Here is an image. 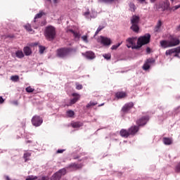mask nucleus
Segmentation results:
<instances>
[{"mask_svg":"<svg viewBox=\"0 0 180 180\" xmlns=\"http://www.w3.org/2000/svg\"><path fill=\"white\" fill-rule=\"evenodd\" d=\"M146 53H151V49H150V47L146 48Z\"/></svg>","mask_w":180,"mask_h":180,"instance_id":"49","label":"nucleus"},{"mask_svg":"<svg viewBox=\"0 0 180 180\" xmlns=\"http://www.w3.org/2000/svg\"><path fill=\"white\" fill-rule=\"evenodd\" d=\"M44 50H46V47L39 46V53H40V54H43V53H44Z\"/></svg>","mask_w":180,"mask_h":180,"instance_id":"41","label":"nucleus"},{"mask_svg":"<svg viewBox=\"0 0 180 180\" xmlns=\"http://www.w3.org/2000/svg\"><path fill=\"white\" fill-rule=\"evenodd\" d=\"M115 96L117 98V99H123V98H126L127 95L125 92L120 91L115 94Z\"/></svg>","mask_w":180,"mask_h":180,"instance_id":"18","label":"nucleus"},{"mask_svg":"<svg viewBox=\"0 0 180 180\" xmlns=\"http://www.w3.org/2000/svg\"><path fill=\"white\" fill-rule=\"evenodd\" d=\"M11 81L13 82H18L19 81V76L18 75H13L11 77Z\"/></svg>","mask_w":180,"mask_h":180,"instance_id":"31","label":"nucleus"},{"mask_svg":"<svg viewBox=\"0 0 180 180\" xmlns=\"http://www.w3.org/2000/svg\"><path fill=\"white\" fill-rule=\"evenodd\" d=\"M134 106V103L133 102L127 103L122 107V112H123V113H129V112L133 109Z\"/></svg>","mask_w":180,"mask_h":180,"instance_id":"8","label":"nucleus"},{"mask_svg":"<svg viewBox=\"0 0 180 180\" xmlns=\"http://www.w3.org/2000/svg\"><path fill=\"white\" fill-rule=\"evenodd\" d=\"M152 4H154L155 2V0H150Z\"/></svg>","mask_w":180,"mask_h":180,"instance_id":"53","label":"nucleus"},{"mask_svg":"<svg viewBox=\"0 0 180 180\" xmlns=\"http://www.w3.org/2000/svg\"><path fill=\"white\" fill-rule=\"evenodd\" d=\"M24 27L27 32H30V33H31V32H33V30L32 29V25H30V24L25 25Z\"/></svg>","mask_w":180,"mask_h":180,"instance_id":"30","label":"nucleus"},{"mask_svg":"<svg viewBox=\"0 0 180 180\" xmlns=\"http://www.w3.org/2000/svg\"><path fill=\"white\" fill-rule=\"evenodd\" d=\"M141 4H143V2H146V0H138Z\"/></svg>","mask_w":180,"mask_h":180,"instance_id":"51","label":"nucleus"},{"mask_svg":"<svg viewBox=\"0 0 180 180\" xmlns=\"http://www.w3.org/2000/svg\"><path fill=\"white\" fill-rule=\"evenodd\" d=\"M171 1V2H174L175 0H170Z\"/></svg>","mask_w":180,"mask_h":180,"instance_id":"60","label":"nucleus"},{"mask_svg":"<svg viewBox=\"0 0 180 180\" xmlns=\"http://www.w3.org/2000/svg\"><path fill=\"white\" fill-rule=\"evenodd\" d=\"M82 167H84L82 164L71 163L66 168L67 169H70V171H77V169H81Z\"/></svg>","mask_w":180,"mask_h":180,"instance_id":"9","label":"nucleus"},{"mask_svg":"<svg viewBox=\"0 0 180 180\" xmlns=\"http://www.w3.org/2000/svg\"><path fill=\"white\" fill-rule=\"evenodd\" d=\"M163 11H167L169 9V1H166L163 3V7H162Z\"/></svg>","mask_w":180,"mask_h":180,"instance_id":"27","label":"nucleus"},{"mask_svg":"<svg viewBox=\"0 0 180 180\" xmlns=\"http://www.w3.org/2000/svg\"><path fill=\"white\" fill-rule=\"evenodd\" d=\"M84 56L88 60H94L95 58V53L91 51L86 52Z\"/></svg>","mask_w":180,"mask_h":180,"instance_id":"16","label":"nucleus"},{"mask_svg":"<svg viewBox=\"0 0 180 180\" xmlns=\"http://www.w3.org/2000/svg\"><path fill=\"white\" fill-rule=\"evenodd\" d=\"M26 92H28L29 94H31L32 92H34V89L31 88V86H28L25 89Z\"/></svg>","mask_w":180,"mask_h":180,"instance_id":"37","label":"nucleus"},{"mask_svg":"<svg viewBox=\"0 0 180 180\" xmlns=\"http://www.w3.org/2000/svg\"><path fill=\"white\" fill-rule=\"evenodd\" d=\"M6 180H10L9 176H7L6 177Z\"/></svg>","mask_w":180,"mask_h":180,"instance_id":"55","label":"nucleus"},{"mask_svg":"<svg viewBox=\"0 0 180 180\" xmlns=\"http://www.w3.org/2000/svg\"><path fill=\"white\" fill-rule=\"evenodd\" d=\"M120 134L122 137H124L125 139H127V137L131 135L129 129L128 131L126 129H121V131H120Z\"/></svg>","mask_w":180,"mask_h":180,"instance_id":"15","label":"nucleus"},{"mask_svg":"<svg viewBox=\"0 0 180 180\" xmlns=\"http://www.w3.org/2000/svg\"><path fill=\"white\" fill-rule=\"evenodd\" d=\"M26 143H32L30 141H27Z\"/></svg>","mask_w":180,"mask_h":180,"instance_id":"57","label":"nucleus"},{"mask_svg":"<svg viewBox=\"0 0 180 180\" xmlns=\"http://www.w3.org/2000/svg\"><path fill=\"white\" fill-rule=\"evenodd\" d=\"M15 105H18V101H15L14 103Z\"/></svg>","mask_w":180,"mask_h":180,"instance_id":"58","label":"nucleus"},{"mask_svg":"<svg viewBox=\"0 0 180 180\" xmlns=\"http://www.w3.org/2000/svg\"><path fill=\"white\" fill-rule=\"evenodd\" d=\"M73 36L74 37H75V39H79L81 37V34H79V33L75 32L73 33Z\"/></svg>","mask_w":180,"mask_h":180,"instance_id":"40","label":"nucleus"},{"mask_svg":"<svg viewBox=\"0 0 180 180\" xmlns=\"http://www.w3.org/2000/svg\"><path fill=\"white\" fill-rule=\"evenodd\" d=\"M57 172L59 173V175H60V176H63V175H65L67 174V167L60 169Z\"/></svg>","mask_w":180,"mask_h":180,"instance_id":"26","label":"nucleus"},{"mask_svg":"<svg viewBox=\"0 0 180 180\" xmlns=\"http://www.w3.org/2000/svg\"><path fill=\"white\" fill-rule=\"evenodd\" d=\"M140 22V17L137 15H133L131 19V29L133 30V32H135V33H139V30H140V28L139 27V22Z\"/></svg>","mask_w":180,"mask_h":180,"instance_id":"4","label":"nucleus"},{"mask_svg":"<svg viewBox=\"0 0 180 180\" xmlns=\"http://www.w3.org/2000/svg\"><path fill=\"white\" fill-rule=\"evenodd\" d=\"M61 179V174H59L58 172H56L51 177V180H60Z\"/></svg>","mask_w":180,"mask_h":180,"instance_id":"23","label":"nucleus"},{"mask_svg":"<svg viewBox=\"0 0 180 180\" xmlns=\"http://www.w3.org/2000/svg\"><path fill=\"white\" fill-rule=\"evenodd\" d=\"M75 31H74L73 30H71V29H69L67 30V33H72L73 34V33L75 32Z\"/></svg>","mask_w":180,"mask_h":180,"instance_id":"47","label":"nucleus"},{"mask_svg":"<svg viewBox=\"0 0 180 180\" xmlns=\"http://www.w3.org/2000/svg\"><path fill=\"white\" fill-rule=\"evenodd\" d=\"M129 9L131 12H134V11H136V6L134 5V4H129Z\"/></svg>","mask_w":180,"mask_h":180,"instance_id":"34","label":"nucleus"},{"mask_svg":"<svg viewBox=\"0 0 180 180\" xmlns=\"http://www.w3.org/2000/svg\"><path fill=\"white\" fill-rule=\"evenodd\" d=\"M148 116L142 117L136 121V124H138V126H144L145 124H147V122H148Z\"/></svg>","mask_w":180,"mask_h":180,"instance_id":"11","label":"nucleus"},{"mask_svg":"<svg viewBox=\"0 0 180 180\" xmlns=\"http://www.w3.org/2000/svg\"><path fill=\"white\" fill-rule=\"evenodd\" d=\"M77 49L72 48H61L57 50V56L60 58H65L67 56H70L71 53H75Z\"/></svg>","mask_w":180,"mask_h":180,"instance_id":"2","label":"nucleus"},{"mask_svg":"<svg viewBox=\"0 0 180 180\" xmlns=\"http://www.w3.org/2000/svg\"><path fill=\"white\" fill-rule=\"evenodd\" d=\"M45 37L49 41L54 40L56 39V27L50 25L46 27L44 32Z\"/></svg>","mask_w":180,"mask_h":180,"instance_id":"3","label":"nucleus"},{"mask_svg":"<svg viewBox=\"0 0 180 180\" xmlns=\"http://www.w3.org/2000/svg\"><path fill=\"white\" fill-rule=\"evenodd\" d=\"M174 53H180V46L167 50L165 54L166 56H171V54H174Z\"/></svg>","mask_w":180,"mask_h":180,"instance_id":"12","label":"nucleus"},{"mask_svg":"<svg viewBox=\"0 0 180 180\" xmlns=\"http://www.w3.org/2000/svg\"><path fill=\"white\" fill-rule=\"evenodd\" d=\"M161 26H162V22L161 20H158L156 26L154 28V32H160V29H161Z\"/></svg>","mask_w":180,"mask_h":180,"instance_id":"24","label":"nucleus"},{"mask_svg":"<svg viewBox=\"0 0 180 180\" xmlns=\"http://www.w3.org/2000/svg\"><path fill=\"white\" fill-rule=\"evenodd\" d=\"M160 47L162 49H168L169 47H175L179 44V40L172 38L170 40H162L160 41Z\"/></svg>","mask_w":180,"mask_h":180,"instance_id":"1","label":"nucleus"},{"mask_svg":"<svg viewBox=\"0 0 180 180\" xmlns=\"http://www.w3.org/2000/svg\"><path fill=\"white\" fill-rule=\"evenodd\" d=\"M76 89H82V84H79L78 83H76Z\"/></svg>","mask_w":180,"mask_h":180,"instance_id":"46","label":"nucleus"},{"mask_svg":"<svg viewBox=\"0 0 180 180\" xmlns=\"http://www.w3.org/2000/svg\"><path fill=\"white\" fill-rule=\"evenodd\" d=\"M32 124L35 127H39L43 124V118L40 117L39 115H35L32 118Z\"/></svg>","mask_w":180,"mask_h":180,"instance_id":"7","label":"nucleus"},{"mask_svg":"<svg viewBox=\"0 0 180 180\" xmlns=\"http://www.w3.org/2000/svg\"><path fill=\"white\" fill-rule=\"evenodd\" d=\"M179 53H176V54L174 55V57H178V54H179Z\"/></svg>","mask_w":180,"mask_h":180,"instance_id":"54","label":"nucleus"},{"mask_svg":"<svg viewBox=\"0 0 180 180\" xmlns=\"http://www.w3.org/2000/svg\"><path fill=\"white\" fill-rule=\"evenodd\" d=\"M121 44H122V42L118 43L117 44H115V45H112L111 47V50H117L118 47H120Z\"/></svg>","mask_w":180,"mask_h":180,"instance_id":"35","label":"nucleus"},{"mask_svg":"<svg viewBox=\"0 0 180 180\" xmlns=\"http://www.w3.org/2000/svg\"><path fill=\"white\" fill-rule=\"evenodd\" d=\"M15 56L18 57V58H23V57H25V54L22 51H17L15 52Z\"/></svg>","mask_w":180,"mask_h":180,"instance_id":"25","label":"nucleus"},{"mask_svg":"<svg viewBox=\"0 0 180 180\" xmlns=\"http://www.w3.org/2000/svg\"><path fill=\"white\" fill-rule=\"evenodd\" d=\"M46 1H48L49 2H51V0H46Z\"/></svg>","mask_w":180,"mask_h":180,"instance_id":"59","label":"nucleus"},{"mask_svg":"<svg viewBox=\"0 0 180 180\" xmlns=\"http://www.w3.org/2000/svg\"><path fill=\"white\" fill-rule=\"evenodd\" d=\"M101 43L103 44V46H110V39L105 37H101Z\"/></svg>","mask_w":180,"mask_h":180,"instance_id":"13","label":"nucleus"},{"mask_svg":"<svg viewBox=\"0 0 180 180\" xmlns=\"http://www.w3.org/2000/svg\"><path fill=\"white\" fill-rule=\"evenodd\" d=\"M53 2H54V4H58V0H53Z\"/></svg>","mask_w":180,"mask_h":180,"instance_id":"52","label":"nucleus"},{"mask_svg":"<svg viewBox=\"0 0 180 180\" xmlns=\"http://www.w3.org/2000/svg\"><path fill=\"white\" fill-rule=\"evenodd\" d=\"M115 0H98V2L100 4H110V2H113Z\"/></svg>","mask_w":180,"mask_h":180,"instance_id":"32","label":"nucleus"},{"mask_svg":"<svg viewBox=\"0 0 180 180\" xmlns=\"http://www.w3.org/2000/svg\"><path fill=\"white\" fill-rule=\"evenodd\" d=\"M4 101H5V100H4L2 96H0V103H4Z\"/></svg>","mask_w":180,"mask_h":180,"instance_id":"50","label":"nucleus"},{"mask_svg":"<svg viewBox=\"0 0 180 180\" xmlns=\"http://www.w3.org/2000/svg\"><path fill=\"white\" fill-rule=\"evenodd\" d=\"M31 155L32 153H24L23 158L25 160V162H27V161H29V158H30Z\"/></svg>","mask_w":180,"mask_h":180,"instance_id":"28","label":"nucleus"},{"mask_svg":"<svg viewBox=\"0 0 180 180\" xmlns=\"http://www.w3.org/2000/svg\"><path fill=\"white\" fill-rule=\"evenodd\" d=\"M23 51L26 56H30V54H32V49L29 46L24 47Z\"/></svg>","mask_w":180,"mask_h":180,"instance_id":"21","label":"nucleus"},{"mask_svg":"<svg viewBox=\"0 0 180 180\" xmlns=\"http://www.w3.org/2000/svg\"><path fill=\"white\" fill-rule=\"evenodd\" d=\"M103 105H105L104 103H102L101 105H98V106H103Z\"/></svg>","mask_w":180,"mask_h":180,"instance_id":"56","label":"nucleus"},{"mask_svg":"<svg viewBox=\"0 0 180 180\" xmlns=\"http://www.w3.org/2000/svg\"><path fill=\"white\" fill-rule=\"evenodd\" d=\"M154 62H155L154 59H151V58L147 59V60L146 61V63H148L149 65L153 64V63Z\"/></svg>","mask_w":180,"mask_h":180,"instance_id":"45","label":"nucleus"},{"mask_svg":"<svg viewBox=\"0 0 180 180\" xmlns=\"http://www.w3.org/2000/svg\"><path fill=\"white\" fill-rule=\"evenodd\" d=\"M127 43V47H128V49H139V44L136 45V38L134 37L128 38Z\"/></svg>","mask_w":180,"mask_h":180,"instance_id":"6","label":"nucleus"},{"mask_svg":"<svg viewBox=\"0 0 180 180\" xmlns=\"http://www.w3.org/2000/svg\"><path fill=\"white\" fill-rule=\"evenodd\" d=\"M180 8V4L177 5V6H174L171 8V11H176L177 9H179Z\"/></svg>","mask_w":180,"mask_h":180,"instance_id":"44","label":"nucleus"},{"mask_svg":"<svg viewBox=\"0 0 180 180\" xmlns=\"http://www.w3.org/2000/svg\"><path fill=\"white\" fill-rule=\"evenodd\" d=\"M150 39H151V35H150V34H146L143 36L140 37L137 41L138 47L140 49L142 46L148 44V43H150Z\"/></svg>","mask_w":180,"mask_h":180,"instance_id":"5","label":"nucleus"},{"mask_svg":"<svg viewBox=\"0 0 180 180\" xmlns=\"http://www.w3.org/2000/svg\"><path fill=\"white\" fill-rule=\"evenodd\" d=\"M73 96H76L70 100V104L74 105V103H76V102L79 99V95L77 94H73Z\"/></svg>","mask_w":180,"mask_h":180,"instance_id":"22","label":"nucleus"},{"mask_svg":"<svg viewBox=\"0 0 180 180\" xmlns=\"http://www.w3.org/2000/svg\"><path fill=\"white\" fill-rule=\"evenodd\" d=\"M82 126H84V124L80 122L72 123V127H73L74 129H79V127H82Z\"/></svg>","mask_w":180,"mask_h":180,"instance_id":"19","label":"nucleus"},{"mask_svg":"<svg viewBox=\"0 0 180 180\" xmlns=\"http://www.w3.org/2000/svg\"><path fill=\"white\" fill-rule=\"evenodd\" d=\"M37 179V176H29L26 180H36Z\"/></svg>","mask_w":180,"mask_h":180,"instance_id":"43","label":"nucleus"},{"mask_svg":"<svg viewBox=\"0 0 180 180\" xmlns=\"http://www.w3.org/2000/svg\"><path fill=\"white\" fill-rule=\"evenodd\" d=\"M66 115H67L68 117H73L75 112L73 110H69L66 112Z\"/></svg>","mask_w":180,"mask_h":180,"instance_id":"29","label":"nucleus"},{"mask_svg":"<svg viewBox=\"0 0 180 180\" xmlns=\"http://www.w3.org/2000/svg\"><path fill=\"white\" fill-rule=\"evenodd\" d=\"M95 105H98V103L90 101L89 103L86 105V108H91V106H95Z\"/></svg>","mask_w":180,"mask_h":180,"instance_id":"36","label":"nucleus"},{"mask_svg":"<svg viewBox=\"0 0 180 180\" xmlns=\"http://www.w3.org/2000/svg\"><path fill=\"white\" fill-rule=\"evenodd\" d=\"M43 15H44V13L43 11H40L39 13H37L34 18V22H32V27H34V29H37V26H35L34 23H36V19H40V18H41V16H43Z\"/></svg>","mask_w":180,"mask_h":180,"instance_id":"14","label":"nucleus"},{"mask_svg":"<svg viewBox=\"0 0 180 180\" xmlns=\"http://www.w3.org/2000/svg\"><path fill=\"white\" fill-rule=\"evenodd\" d=\"M163 143L165 146H171L172 144V139L171 138H163Z\"/></svg>","mask_w":180,"mask_h":180,"instance_id":"20","label":"nucleus"},{"mask_svg":"<svg viewBox=\"0 0 180 180\" xmlns=\"http://www.w3.org/2000/svg\"><path fill=\"white\" fill-rule=\"evenodd\" d=\"M58 154H61L62 153H64V150L58 149L57 150Z\"/></svg>","mask_w":180,"mask_h":180,"instance_id":"48","label":"nucleus"},{"mask_svg":"<svg viewBox=\"0 0 180 180\" xmlns=\"http://www.w3.org/2000/svg\"><path fill=\"white\" fill-rule=\"evenodd\" d=\"M84 16L86 19H91L96 18V12L92 11L91 12L89 11V9H87L86 12L83 13Z\"/></svg>","mask_w":180,"mask_h":180,"instance_id":"10","label":"nucleus"},{"mask_svg":"<svg viewBox=\"0 0 180 180\" xmlns=\"http://www.w3.org/2000/svg\"><path fill=\"white\" fill-rule=\"evenodd\" d=\"M104 27H102V26H99L97 29V30L95 32V36H96L99 32H101V30H102L103 29Z\"/></svg>","mask_w":180,"mask_h":180,"instance_id":"42","label":"nucleus"},{"mask_svg":"<svg viewBox=\"0 0 180 180\" xmlns=\"http://www.w3.org/2000/svg\"><path fill=\"white\" fill-rule=\"evenodd\" d=\"M82 39L83 40V41H84V43H88V34L83 35L82 37Z\"/></svg>","mask_w":180,"mask_h":180,"instance_id":"38","label":"nucleus"},{"mask_svg":"<svg viewBox=\"0 0 180 180\" xmlns=\"http://www.w3.org/2000/svg\"><path fill=\"white\" fill-rule=\"evenodd\" d=\"M150 69V64H148L147 62H146L143 65V70L145 71H147V70Z\"/></svg>","mask_w":180,"mask_h":180,"instance_id":"33","label":"nucleus"},{"mask_svg":"<svg viewBox=\"0 0 180 180\" xmlns=\"http://www.w3.org/2000/svg\"><path fill=\"white\" fill-rule=\"evenodd\" d=\"M129 131L131 136H134L137 131H139V127L137 126H132L129 129Z\"/></svg>","mask_w":180,"mask_h":180,"instance_id":"17","label":"nucleus"},{"mask_svg":"<svg viewBox=\"0 0 180 180\" xmlns=\"http://www.w3.org/2000/svg\"><path fill=\"white\" fill-rule=\"evenodd\" d=\"M103 56L105 60H110L111 55L110 53H105V54H103Z\"/></svg>","mask_w":180,"mask_h":180,"instance_id":"39","label":"nucleus"}]
</instances>
